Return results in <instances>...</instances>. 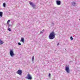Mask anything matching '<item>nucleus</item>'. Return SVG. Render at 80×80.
Here are the masks:
<instances>
[{
	"mask_svg": "<svg viewBox=\"0 0 80 80\" xmlns=\"http://www.w3.org/2000/svg\"><path fill=\"white\" fill-rule=\"evenodd\" d=\"M55 37V34L54 32H52L50 33L49 36V38L50 39L52 40Z\"/></svg>",
	"mask_w": 80,
	"mask_h": 80,
	"instance_id": "obj_1",
	"label": "nucleus"
},
{
	"mask_svg": "<svg viewBox=\"0 0 80 80\" xmlns=\"http://www.w3.org/2000/svg\"><path fill=\"white\" fill-rule=\"evenodd\" d=\"M65 70L68 73H70V69H69V67L68 66L66 67L65 68Z\"/></svg>",
	"mask_w": 80,
	"mask_h": 80,
	"instance_id": "obj_2",
	"label": "nucleus"
},
{
	"mask_svg": "<svg viewBox=\"0 0 80 80\" xmlns=\"http://www.w3.org/2000/svg\"><path fill=\"white\" fill-rule=\"evenodd\" d=\"M10 54L11 57H13L15 55V54L13 53V50H11L10 52Z\"/></svg>",
	"mask_w": 80,
	"mask_h": 80,
	"instance_id": "obj_3",
	"label": "nucleus"
},
{
	"mask_svg": "<svg viewBox=\"0 0 80 80\" xmlns=\"http://www.w3.org/2000/svg\"><path fill=\"white\" fill-rule=\"evenodd\" d=\"M28 78L29 80H32V76L30 75L29 74H28L26 77V78Z\"/></svg>",
	"mask_w": 80,
	"mask_h": 80,
	"instance_id": "obj_4",
	"label": "nucleus"
},
{
	"mask_svg": "<svg viewBox=\"0 0 80 80\" xmlns=\"http://www.w3.org/2000/svg\"><path fill=\"white\" fill-rule=\"evenodd\" d=\"M22 70H18L17 72V73L19 74L20 75H22Z\"/></svg>",
	"mask_w": 80,
	"mask_h": 80,
	"instance_id": "obj_5",
	"label": "nucleus"
},
{
	"mask_svg": "<svg viewBox=\"0 0 80 80\" xmlns=\"http://www.w3.org/2000/svg\"><path fill=\"white\" fill-rule=\"evenodd\" d=\"M56 3L58 5H60L61 4V2L60 1L57 0L56 1Z\"/></svg>",
	"mask_w": 80,
	"mask_h": 80,
	"instance_id": "obj_6",
	"label": "nucleus"
},
{
	"mask_svg": "<svg viewBox=\"0 0 80 80\" xmlns=\"http://www.w3.org/2000/svg\"><path fill=\"white\" fill-rule=\"evenodd\" d=\"M21 40H20V41L22 42L23 43L24 42V38H21Z\"/></svg>",
	"mask_w": 80,
	"mask_h": 80,
	"instance_id": "obj_7",
	"label": "nucleus"
},
{
	"mask_svg": "<svg viewBox=\"0 0 80 80\" xmlns=\"http://www.w3.org/2000/svg\"><path fill=\"white\" fill-rule=\"evenodd\" d=\"M3 43V42L0 39V45H2Z\"/></svg>",
	"mask_w": 80,
	"mask_h": 80,
	"instance_id": "obj_8",
	"label": "nucleus"
},
{
	"mask_svg": "<svg viewBox=\"0 0 80 80\" xmlns=\"http://www.w3.org/2000/svg\"><path fill=\"white\" fill-rule=\"evenodd\" d=\"M2 15H3V12H0V16L1 17H2Z\"/></svg>",
	"mask_w": 80,
	"mask_h": 80,
	"instance_id": "obj_9",
	"label": "nucleus"
},
{
	"mask_svg": "<svg viewBox=\"0 0 80 80\" xmlns=\"http://www.w3.org/2000/svg\"><path fill=\"white\" fill-rule=\"evenodd\" d=\"M72 5H73V6H75V5H76V3H75V2H72Z\"/></svg>",
	"mask_w": 80,
	"mask_h": 80,
	"instance_id": "obj_10",
	"label": "nucleus"
},
{
	"mask_svg": "<svg viewBox=\"0 0 80 80\" xmlns=\"http://www.w3.org/2000/svg\"><path fill=\"white\" fill-rule=\"evenodd\" d=\"M6 4H5V3H3V6L4 7H6Z\"/></svg>",
	"mask_w": 80,
	"mask_h": 80,
	"instance_id": "obj_11",
	"label": "nucleus"
},
{
	"mask_svg": "<svg viewBox=\"0 0 80 80\" xmlns=\"http://www.w3.org/2000/svg\"><path fill=\"white\" fill-rule=\"evenodd\" d=\"M29 3L30 4V5H33V3H32V2H29Z\"/></svg>",
	"mask_w": 80,
	"mask_h": 80,
	"instance_id": "obj_12",
	"label": "nucleus"
},
{
	"mask_svg": "<svg viewBox=\"0 0 80 80\" xmlns=\"http://www.w3.org/2000/svg\"><path fill=\"white\" fill-rule=\"evenodd\" d=\"M10 22V20H8V21L7 22V24H9V23Z\"/></svg>",
	"mask_w": 80,
	"mask_h": 80,
	"instance_id": "obj_13",
	"label": "nucleus"
},
{
	"mask_svg": "<svg viewBox=\"0 0 80 80\" xmlns=\"http://www.w3.org/2000/svg\"><path fill=\"white\" fill-rule=\"evenodd\" d=\"M34 60V56H33L32 57V61H33V60Z\"/></svg>",
	"mask_w": 80,
	"mask_h": 80,
	"instance_id": "obj_14",
	"label": "nucleus"
},
{
	"mask_svg": "<svg viewBox=\"0 0 80 80\" xmlns=\"http://www.w3.org/2000/svg\"><path fill=\"white\" fill-rule=\"evenodd\" d=\"M8 30L9 31H11V29H10V28H8Z\"/></svg>",
	"mask_w": 80,
	"mask_h": 80,
	"instance_id": "obj_15",
	"label": "nucleus"
},
{
	"mask_svg": "<svg viewBox=\"0 0 80 80\" xmlns=\"http://www.w3.org/2000/svg\"><path fill=\"white\" fill-rule=\"evenodd\" d=\"M70 39H71V40H73V38H72V37H70Z\"/></svg>",
	"mask_w": 80,
	"mask_h": 80,
	"instance_id": "obj_16",
	"label": "nucleus"
},
{
	"mask_svg": "<svg viewBox=\"0 0 80 80\" xmlns=\"http://www.w3.org/2000/svg\"><path fill=\"white\" fill-rule=\"evenodd\" d=\"M18 44L19 45H21V43L20 42H18Z\"/></svg>",
	"mask_w": 80,
	"mask_h": 80,
	"instance_id": "obj_17",
	"label": "nucleus"
},
{
	"mask_svg": "<svg viewBox=\"0 0 80 80\" xmlns=\"http://www.w3.org/2000/svg\"><path fill=\"white\" fill-rule=\"evenodd\" d=\"M50 75H51L50 73H49V75H48V76H49V77H50Z\"/></svg>",
	"mask_w": 80,
	"mask_h": 80,
	"instance_id": "obj_18",
	"label": "nucleus"
},
{
	"mask_svg": "<svg viewBox=\"0 0 80 80\" xmlns=\"http://www.w3.org/2000/svg\"><path fill=\"white\" fill-rule=\"evenodd\" d=\"M32 7H35V5L32 4Z\"/></svg>",
	"mask_w": 80,
	"mask_h": 80,
	"instance_id": "obj_19",
	"label": "nucleus"
},
{
	"mask_svg": "<svg viewBox=\"0 0 80 80\" xmlns=\"http://www.w3.org/2000/svg\"><path fill=\"white\" fill-rule=\"evenodd\" d=\"M57 45H58V46L59 45V43H58L57 44Z\"/></svg>",
	"mask_w": 80,
	"mask_h": 80,
	"instance_id": "obj_20",
	"label": "nucleus"
},
{
	"mask_svg": "<svg viewBox=\"0 0 80 80\" xmlns=\"http://www.w3.org/2000/svg\"><path fill=\"white\" fill-rule=\"evenodd\" d=\"M41 33H42V32H41Z\"/></svg>",
	"mask_w": 80,
	"mask_h": 80,
	"instance_id": "obj_21",
	"label": "nucleus"
},
{
	"mask_svg": "<svg viewBox=\"0 0 80 80\" xmlns=\"http://www.w3.org/2000/svg\"><path fill=\"white\" fill-rule=\"evenodd\" d=\"M10 25H9L8 27H10Z\"/></svg>",
	"mask_w": 80,
	"mask_h": 80,
	"instance_id": "obj_22",
	"label": "nucleus"
},
{
	"mask_svg": "<svg viewBox=\"0 0 80 80\" xmlns=\"http://www.w3.org/2000/svg\"><path fill=\"white\" fill-rule=\"evenodd\" d=\"M44 30H44H42V31H43Z\"/></svg>",
	"mask_w": 80,
	"mask_h": 80,
	"instance_id": "obj_23",
	"label": "nucleus"
},
{
	"mask_svg": "<svg viewBox=\"0 0 80 80\" xmlns=\"http://www.w3.org/2000/svg\"><path fill=\"white\" fill-rule=\"evenodd\" d=\"M79 20H80V19H79Z\"/></svg>",
	"mask_w": 80,
	"mask_h": 80,
	"instance_id": "obj_24",
	"label": "nucleus"
}]
</instances>
